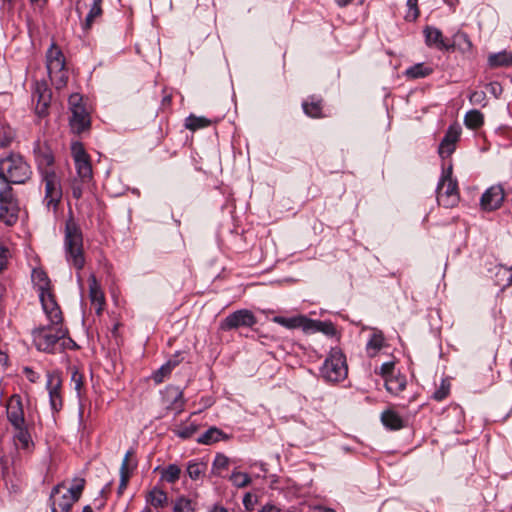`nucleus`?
I'll list each match as a JSON object with an SVG mask.
<instances>
[{
    "label": "nucleus",
    "mask_w": 512,
    "mask_h": 512,
    "mask_svg": "<svg viewBox=\"0 0 512 512\" xmlns=\"http://www.w3.org/2000/svg\"><path fill=\"white\" fill-rule=\"evenodd\" d=\"M33 153L45 186L43 203L49 210L56 211L62 198V189L53 169L54 156L50 147L39 140L34 142Z\"/></svg>",
    "instance_id": "f257e3e1"
},
{
    "label": "nucleus",
    "mask_w": 512,
    "mask_h": 512,
    "mask_svg": "<svg viewBox=\"0 0 512 512\" xmlns=\"http://www.w3.org/2000/svg\"><path fill=\"white\" fill-rule=\"evenodd\" d=\"M68 331L62 324L40 326L32 331L33 343L38 351L55 353L68 347V344L75 343L67 337Z\"/></svg>",
    "instance_id": "f03ea898"
},
{
    "label": "nucleus",
    "mask_w": 512,
    "mask_h": 512,
    "mask_svg": "<svg viewBox=\"0 0 512 512\" xmlns=\"http://www.w3.org/2000/svg\"><path fill=\"white\" fill-rule=\"evenodd\" d=\"M64 248L68 263L75 269L81 270L85 265L83 235L79 225L72 216L66 220Z\"/></svg>",
    "instance_id": "7ed1b4c3"
},
{
    "label": "nucleus",
    "mask_w": 512,
    "mask_h": 512,
    "mask_svg": "<svg viewBox=\"0 0 512 512\" xmlns=\"http://www.w3.org/2000/svg\"><path fill=\"white\" fill-rule=\"evenodd\" d=\"M84 485L82 478L75 479L70 487L64 483L56 485L50 494L52 512H70L72 505L81 497Z\"/></svg>",
    "instance_id": "20e7f679"
},
{
    "label": "nucleus",
    "mask_w": 512,
    "mask_h": 512,
    "mask_svg": "<svg viewBox=\"0 0 512 512\" xmlns=\"http://www.w3.org/2000/svg\"><path fill=\"white\" fill-rule=\"evenodd\" d=\"M0 173L13 184L25 183L32 174L29 164L17 153H9L0 158Z\"/></svg>",
    "instance_id": "39448f33"
},
{
    "label": "nucleus",
    "mask_w": 512,
    "mask_h": 512,
    "mask_svg": "<svg viewBox=\"0 0 512 512\" xmlns=\"http://www.w3.org/2000/svg\"><path fill=\"white\" fill-rule=\"evenodd\" d=\"M320 375L330 383H338L346 379L348 375V366L346 357L341 349L332 348L320 368Z\"/></svg>",
    "instance_id": "423d86ee"
},
{
    "label": "nucleus",
    "mask_w": 512,
    "mask_h": 512,
    "mask_svg": "<svg viewBox=\"0 0 512 512\" xmlns=\"http://www.w3.org/2000/svg\"><path fill=\"white\" fill-rule=\"evenodd\" d=\"M437 202L445 208L455 207L460 200L457 181L452 178V166L443 170L437 185Z\"/></svg>",
    "instance_id": "0eeeda50"
},
{
    "label": "nucleus",
    "mask_w": 512,
    "mask_h": 512,
    "mask_svg": "<svg viewBox=\"0 0 512 512\" xmlns=\"http://www.w3.org/2000/svg\"><path fill=\"white\" fill-rule=\"evenodd\" d=\"M68 102L71 112V129L74 133L81 134L90 128V114L83 104V98L80 94H71Z\"/></svg>",
    "instance_id": "6e6552de"
},
{
    "label": "nucleus",
    "mask_w": 512,
    "mask_h": 512,
    "mask_svg": "<svg viewBox=\"0 0 512 512\" xmlns=\"http://www.w3.org/2000/svg\"><path fill=\"white\" fill-rule=\"evenodd\" d=\"M257 323L256 316L248 309H240L227 315L220 323L223 331L251 328Z\"/></svg>",
    "instance_id": "1a4fd4ad"
},
{
    "label": "nucleus",
    "mask_w": 512,
    "mask_h": 512,
    "mask_svg": "<svg viewBox=\"0 0 512 512\" xmlns=\"http://www.w3.org/2000/svg\"><path fill=\"white\" fill-rule=\"evenodd\" d=\"M72 150L78 178H80L82 182H89L93 175L89 155L85 152L81 144H75Z\"/></svg>",
    "instance_id": "9d476101"
},
{
    "label": "nucleus",
    "mask_w": 512,
    "mask_h": 512,
    "mask_svg": "<svg viewBox=\"0 0 512 512\" xmlns=\"http://www.w3.org/2000/svg\"><path fill=\"white\" fill-rule=\"evenodd\" d=\"M505 198L504 189L501 185L489 187L481 196V208L485 211H494L501 207Z\"/></svg>",
    "instance_id": "9b49d317"
},
{
    "label": "nucleus",
    "mask_w": 512,
    "mask_h": 512,
    "mask_svg": "<svg viewBox=\"0 0 512 512\" xmlns=\"http://www.w3.org/2000/svg\"><path fill=\"white\" fill-rule=\"evenodd\" d=\"M7 419L13 428H20L25 425L24 410L21 397L17 394L12 395L6 404Z\"/></svg>",
    "instance_id": "f8f14e48"
},
{
    "label": "nucleus",
    "mask_w": 512,
    "mask_h": 512,
    "mask_svg": "<svg viewBox=\"0 0 512 512\" xmlns=\"http://www.w3.org/2000/svg\"><path fill=\"white\" fill-rule=\"evenodd\" d=\"M40 301L44 312L47 315L50 323L62 324V312L58 306L54 295L51 292H42L40 295Z\"/></svg>",
    "instance_id": "ddd939ff"
},
{
    "label": "nucleus",
    "mask_w": 512,
    "mask_h": 512,
    "mask_svg": "<svg viewBox=\"0 0 512 512\" xmlns=\"http://www.w3.org/2000/svg\"><path fill=\"white\" fill-rule=\"evenodd\" d=\"M32 98L33 101H36L35 112L37 115L45 116L51 100V94L47 86L37 83Z\"/></svg>",
    "instance_id": "4468645a"
},
{
    "label": "nucleus",
    "mask_w": 512,
    "mask_h": 512,
    "mask_svg": "<svg viewBox=\"0 0 512 512\" xmlns=\"http://www.w3.org/2000/svg\"><path fill=\"white\" fill-rule=\"evenodd\" d=\"M88 282L91 306L95 309L96 314L100 315L105 304L104 293L94 274L89 276Z\"/></svg>",
    "instance_id": "2eb2a0df"
},
{
    "label": "nucleus",
    "mask_w": 512,
    "mask_h": 512,
    "mask_svg": "<svg viewBox=\"0 0 512 512\" xmlns=\"http://www.w3.org/2000/svg\"><path fill=\"white\" fill-rule=\"evenodd\" d=\"M46 67L48 74L66 70L64 55L54 44H52L50 49L47 51Z\"/></svg>",
    "instance_id": "dca6fc26"
},
{
    "label": "nucleus",
    "mask_w": 512,
    "mask_h": 512,
    "mask_svg": "<svg viewBox=\"0 0 512 512\" xmlns=\"http://www.w3.org/2000/svg\"><path fill=\"white\" fill-rule=\"evenodd\" d=\"M461 129L458 126H450L439 146V154L444 156L451 155L455 150V144L460 137Z\"/></svg>",
    "instance_id": "f3484780"
},
{
    "label": "nucleus",
    "mask_w": 512,
    "mask_h": 512,
    "mask_svg": "<svg viewBox=\"0 0 512 512\" xmlns=\"http://www.w3.org/2000/svg\"><path fill=\"white\" fill-rule=\"evenodd\" d=\"M423 33L427 46L436 47L439 50H451V46H449V44L444 41L442 32L438 28L433 26H426L423 30Z\"/></svg>",
    "instance_id": "a211bd4d"
},
{
    "label": "nucleus",
    "mask_w": 512,
    "mask_h": 512,
    "mask_svg": "<svg viewBox=\"0 0 512 512\" xmlns=\"http://www.w3.org/2000/svg\"><path fill=\"white\" fill-rule=\"evenodd\" d=\"M60 386V378L57 375L48 374L47 387L49 390L50 405L54 411H59L62 407Z\"/></svg>",
    "instance_id": "6ab92c4d"
},
{
    "label": "nucleus",
    "mask_w": 512,
    "mask_h": 512,
    "mask_svg": "<svg viewBox=\"0 0 512 512\" xmlns=\"http://www.w3.org/2000/svg\"><path fill=\"white\" fill-rule=\"evenodd\" d=\"M19 208L14 198L0 202V220L7 226L14 225L18 220Z\"/></svg>",
    "instance_id": "aec40b11"
},
{
    "label": "nucleus",
    "mask_w": 512,
    "mask_h": 512,
    "mask_svg": "<svg viewBox=\"0 0 512 512\" xmlns=\"http://www.w3.org/2000/svg\"><path fill=\"white\" fill-rule=\"evenodd\" d=\"M15 433L13 435L14 445L18 450H23L25 452L32 451L34 447V442L31 438V435L25 425L20 426V428H14Z\"/></svg>",
    "instance_id": "412c9836"
},
{
    "label": "nucleus",
    "mask_w": 512,
    "mask_h": 512,
    "mask_svg": "<svg viewBox=\"0 0 512 512\" xmlns=\"http://www.w3.org/2000/svg\"><path fill=\"white\" fill-rule=\"evenodd\" d=\"M321 332L327 336H334L336 328L330 321H321L309 319L305 326V333Z\"/></svg>",
    "instance_id": "4be33fe9"
},
{
    "label": "nucleus",
    "mask_w": 512,
    "mask_h": 512,
    "mask_svg": "<svg viewBox=\"0 0 512 512\" xmlns=\"http://www.w3.org/2000/svg\"><path fill=\"white\" fill-rule=\"evenodd\" d=\"M273 322L288 328V329H295V328H302V330L305 332V326L307 325V322L309 318L299 315L294 316L290 318L282 317V316H275L273 319Z\"/></svg>",
    "instance_id": "5701e85b"
},
{
    "label": "nucleus",
    "mask_w": 512,
    "mask_h": 512,
    "mask_svg": "<svg viewBox=\"0 0 512 512\" xmlns=\"http://www.w3.org/2000/svg\"><path fill=\"white\" fill-rule=\"evenodd\" d=\"M302 107L304 110V113L312 118H321L324 117V114L322 113L323 105H322V99L311 96L309 99L304 101L302 103Z\"/></svg>",
    "instance_id": "b1692460"
},
{
    "label": "nucleus",
    "mask_w": 512,
    "mask_h": 512,
    "mask_svg": "<svg viewBox=\"0 0 512 512\" xmlns=\"http://www.w3.org/2000/svg\"><path fill=\"white\" fill-rule=\"evenodd\" d=\"M487 61L490 68L511 67L512 52L503 50L498 53H492L488 56Z\"/></svg>",
    "instance_id": "393cba45"
},
{
    "label": "nucleus",
    "mask_w": 512,
    "mask_h": 512,
    "mask_svg": "<svg viewBox=\"0 0 512 512\" xmlns=\"http://www.w3.org/2000/svg\"><path fill=\"white\" fill-rule=\"evenodd\" d=\"M451 50L458 49L462 53H470L472 51V42L467 33L458 31L453 36V43L449 44Z\"/></svg>",
    "instance_id": "a878e982"
},
{
    "label": "nucleus",
    "mask_w": 512,
    "mask_h": 512,
    "mask_svg": "<svg viewBox=\"0 0 512 512\" xmlns=\"http://www.w3.org/2000/svg\"><path fill=\"white\" fill-rule=\"evenodd\" d=\"M32 281L37 288L39 295L42 292H51V281L43 270L34 269L32 271Z\"/></svg>",
    "instance_id": "bb28decb"
},
{
    "label": "nucleus",
    "mask_w": 512,
    "mask_h": 512,
    "mask_svg": "<svg viewBox=\"0 0 512 512\" xmlns=\"http://www.w3.org/2000/svg\"><path fill=\"white\" fill-rule=\"evenodd\" d=\"M384 381L386 390L394 395L399 394L406 387V378L402 375H392L387 377Z\"/></svg>",
    "instance_id": "cd10ccee"
},
{
    "label": "nucleus",
    "mask_w": 512,
    "mask_h": 512,
    "mask_svg": "<svg viewBox=\"0 0 512 512\" xmlns=\"http://www.w3.org/2000/svg\"><path fill=\"white\" fill-rule=\"evenodd\" d=\"M225 434L219 428L213 426L204 432L198 439L197 442L203 445H211L225 438Z\"/></svg>",
    "instance_id": "c85d7f7f"
},
{
    "label": "nucleus",
    "mask_w": 512,
    "mask_h": 512,
    "mask_svg": "<svg viewBox=\"0 0 512 512\" xmlns=\"http://www.w3.org/2000/svg\"><path fill=\"white\" fill-rule=\"evenodd\" d=\"M382 423L391 430H399L403 427L402 418L393 411H384L381 415Z\"/></svg>",
    "instance_id": "c756f323"
},
{
    "label": "nucleus",
    "mask_w": 512,
    "mask_h": 512,
    "mask_svg": "<svg viewBox=\"0 0 512 512\" xmlns=\"http://www.w3.org/2000/svg\"><path fill=\"white\" fill-rule=\"evenodd\" d=\"M384 344V336L383 333L379 330H374L371 335L369 341L366 345L367 353L370 356H375L376 353L383 347Z\"/></svg>",
    "instance_id": "7c9ffc66"
},
{
    "label": "nucleus",
    "mask_w": 512,
    "mask_h": 512,
    "mask_svg": "<svg viewBox=\"0 0 512 512\" xmlns=\"http://www.w3.org/2000/svg\"><path fill=\"white\" fill-rule=\"evenodd\" d=\"M207 470V464L201 461H189L187 464V474L192 480H199Z\"/></svg>",
    "instance_id": "2f4dec72"
},
{
    "label": "nucleus",
    "mask_w": 512,
    "mask_h": 512,
    "mask_svg": "<svg viewBox=\"0 0 512 512\" xmlns=\"http://www.w3.org/2000/svg\"><path fill=\"white\" fill-rule=\"evenodd\" d=\"M484 123L483 114L476 109H472L465 114L464 124L470 129H478Z\"/></svg>",
    "instance_id": "473e14b6"
},
{
    "label": "nucleus",
    "mask_w": 512,
    "mask_h": 512,
    "mask_svg": "<svg viewBox=\"0 0 512 512\" xmlns=\"http://www.w3.org/2000/svg\"><path fill=\"white\" fill-rule=\"evenodd\" d=\"M433 72V69L429 66H426L424 63H417L411 67H409L405 71V75L411 79L424 78L430 75Z\"/></svg>",
    "instance_id": "72a5a7b5"
},
{
    "label": "nucleus",
    "mask_w": 512,
    "mask_h": 512,
    "mask_svg": "<svg viewBox=\"0 0 512 512\" xmlns=\"http://www.w3.org/2000/svg\"><path fill=\"white\" fill-rule=\"evenodd\" d=\"M103 0H94L93 4L85 18V21L83 23V29L88 30L92 26L94 20L101 16L102 14V4Z\"/></svg>",
    "instance_id": "f704fd0d"
},
{
    "label": "nucleus",
    "mask_w": 512,
    "mask_h": 512,
    "mask_svg": "<svg viewBox=\"0 0 512 512\" xmlns=\"http://www.w3.org/2000/svg\"><path fill=\"white\" fill-rule=\"evenodd\" d=\"M167 499V494L163 490L153 488L149 493L148 501L155 508H160L167 503Z\"/></svg>",
    "instance_id": "c9c22d12"
},
{
    "label": "nucleus",
    "mask_w": 512,
    "mask_h": 512,
    "mask_svg": "<svg viewBox=\"0 0 512 512\" xmlns=\"http://www.w3.org/2000/svg\"><path fill=\"white\" fill-rule=\"evenodd\" d=\"M167 393L173 399L172 403L167 406V408L174 410L177 413L182 411L184 405L182 391L177 388H172L169 389Z\"/></svg>",
    "instance_id": "e433bc0d"
},
{
    "label": "nucleus",
    "mask_w": 512,
    "mask_h": 512,
    "mask_svg": "<svg viewBox=\"0 0 512 512\" xmlns=\"http://www.w3.org/2000/svg\"><path fill=\"white\" fill-rule=\"evenodd\" d=\"M172 512H195V507L190 499L181 496L175 500Z\"/></svg>",
    "instance_id": "4c0bfd02"
},
{
    "label": "nucleus",
    "mask_w": 512,
    "mask_h": 512,
    "mask_svg": "<svg viewBox=\"0 0 512 512\" xmlns=\"http://www.w3.org/2000/svg\"><path fill=\"white\" fill-rule=\"evenodd\" d=\"M181 474V469L176 464L168 465L162 472V479L168 483H175Z\"/></svg>",
    "instance_id": "58836bf2"
},
{
    "label": "nucleus",
    "mask_w": 512,
    "mask_h": 512,
    "mask_svg": "<svg viewBox=\"0 0 512 512\" xmlns=\"http://www.w3.org/2000/svg\"><path fill=\"white\" fill-rule=\"evenodd\" d=\"M11 184L13 183L0 173V202L14 198Z\"/></svg>",
    "instance_id": "ea45409f"
},
{
    "label": "nucleus",
    "mask_w": 512,
    "mask_h": 512,
    "mask_svg": "<svg viewBox=\"0 0 512 512\" xmlns=\"http://www.w3.org/2000/svg\"><path fill=\"white\" fill-rule=\"evenodd\" d=\"M210 123V120H208L205 117H197L194 115H190L186 119V128L195 131L197 129L209 126Z\"/></svg>",
    "instance_id": "a19ab883"
},
{
    "label": "nucleus",
    "mask_w": 512,
    "mask_h": 512,
    "mask_svg": "<svg viewBox=\"0 0 512 512\" xmlns=\"http://www.w3.org/2000/svg\"><path fill=\"white\" fill-rule=\"evenodd\" d=\"M134 455V451L128 450L122 460L120 467V474L126 472L131 475L132 471L137 467V462L132 460V456Z\"/></svg>",
    "instance_id": "79ce46f5"
},
{
    "label": "nucleus",
    "mask_w": 512,
    "mask_h": 512,
    "mask_svg": "<svg viewBox=\"0 0 512 512\" xmlns=\"http://www.w3.org/2000/svg\"><path fill=\"white\" fill-rule=\"evenodd\" d=\"M48 75L51 83L56 89H61L66 86L68 81V74L66 70L59 71L58 73H50Z\"/></svg>",
    "instance_id": "37998d69"
},
{
    "label": "nucleus",
    "mask_w": 512,
    "mask_h": 512,
    "mask_svg": "<svg viewBox=\"0 0 512 512\" xmlns=\"http://www.w3.org/2000/svg\"><path fill=\"white\" fill-rule=\"evenodd\" d=\"M15 137L14 130L9 126H0V147H7Z\"/></svg>",
    "instance_id": "c03bdc74"
},
{
    "label": "nucleus",
    "mask_w": 512,
    "mask_h": 512,
    "mask_svg": "<svg viewBox=\"0 0 512 512\" xmlns=\"http://www.w3.org/2000/svg\"><path fill=\"white\" fill-rule=\"evenodd\" d=\"M198 430V425L195 423H190L184 426H181L175 430V434L182 438L188 439L192 437Z\"/></svg>",
    "instance_id": "a18cd8bd"
},
{
    "label": "nucleus",
    "mask_w": 512,
    "mask_h": 512,
    "mask_svg": "<svg viewBox=\"0 0 512 512\" xmlns=\"http://www.w3.org/2000/svg\"><path fill=\"white\" fill-rule=\"evenodd\" d=\"M230 480L233 483V485H235L238 488L246 487L251 481L247 473L238 471L232 473V475L230 476Z\"/></svg>",
    "instance_id": "49530a36"
},
{
    "label": "nucleus",
    "mask_w": 512,
    "mask_h": 512,
    "mask_svg": "<svg viewBox=\"0 0 512 512\" xmlns=\"http://www.w3.org/2000/svg\"><path fill=\"white\" fill-rule=\"evenodd\" d=\"M11 258V252L7 246L0 242V272L7 268L8 260Z\"/></svg>",
    "instance_id": "de8ad7c7"
},
{
    "label": "nucleus",
    "mask_w": 512,
    "mask_h": 512,
    "mask_svg": "<svg viewBox=\"0 0 512 512\" xmlns=\"http://www.w3.org/2000/svg\"><path fill=\"white\" fill-rule=\"evenodd\" d=\"M407 6L409 11L405 18L409 21L416 20L419 16L418 0H407Z\"/></svg>",
    "instance_id": "09e8293b"
},
{
    "label": "nucleus",
    "mask_w": 512,
    "mask_h": 512,
    "mask_svg": "<svg viewBox=\"0 0 512 512\" xmlns=\"http://www.w3.org/2000/svg\"><path fill=\"white\" fill-rule=\"evenodd\" d=\"M486 94L484 91H473L469 95V101L472 105H481L484 107L486 105Z\"/></svg>",
    "instance_id": "8fccbe9b"
},
{
    "label": "nucleus",
    "mask_w": 512,
    "mask_h": 512,
    "mask_svg": "<svg viewBox=\"0 0 512 512\" xmlns=\"http://www.w3.org/2000/svg\"><path fill=\"white\" fill-rule=\"evenodd\" d=\"M86 182H82L81 179H73L71 182V191L74 198L79 199L83 194V184Z\"/></svg>",
    "instance_id": "3c124183"
},
{
    "label": "nucleus",
    "mask_w": 512,
    "mask_h": 512,
    "mask_svg": "<svg viewBox=\"0 0 512 512\" xmlns=\"http://www.w3.org/2000/svg\"><path fill=\"white\" fill-rule=\"evenodd\" d=\"M171 372V360H169L166 364L162 365L159 370L154 375V380L156 382H161L163 378Z\"/></svg>",
    "instance_id": "603ef678"
},
{
    "label": "nucleus",
    "mask_w": 512,
    "mask_h": 512,
    "mask_svg": "<svg viewBox=\"0 0 512 512\" xmlns=\"http://www.w3.org/2000/svg\"><path fill=\"white\" fill-rule=\"evenodd\" d=\"M229 465V459L223 454H217L214 461L213 467L218 470L226 469Z\"/></svg>",
    "instance_id": "864d4df0"
},
{
    "label": "nucleus",
    "mask_w": 512,
    "mask_h": 512,
    "mask_svg": "<svg viewBox=\"0 0 512 512\" xmlns=\"http://www.w3.org/2000/svg\"><path fill=\"white\" fill-rule=\"evenodd\" d=\"M71 382L74 384V389L76 390L78 396L80 395V391L83 386V376L77 370L72 372Z\"/></svg>",
    "instance_id": "5fc2aeb1"
},
{
    "label": "nucleus",
    "mask_w": 512,
    "mask_h": 512,
    "mask_svg": "<svg viewBox=\"0 0 512 512\" xmlns=\"http://www.w3.org/2000/svg\"><path fill=\"white\" fill-rule=\"evenodd\" d=\"M394 367H395V364L392 361L385 362L381 365L379 373L383 377L384 380L387 379V377L394 375L393 374Z\"/></svg>",
    "instance_id": "6e6d98bb"
},
{
    "label": "nucleus",
    "mask_w": 512,
    "mask_h": 512,
    "mask_svg": "<svg viewBox=\"0 0 512 512\" xmlns=\"http://www.w3.org/2000/svg\"><path fill=\"white\" fill-rule=\"evenodd\" d=\"M130 476L131 475L127 474L126 472L120 474V482H119V486H118V495H122L123 491L127 488Z\"/></svg>",
    "instance_id": "4d7b16f0"
},
{
    "label": "nucleus",
    "mask_w": 512,
    "mask_h": 512,
    "mask_svg": "<svg viewBox=\"0 0 512 512\" xmlns=\"http://www.w3.org/2000/svg\"><path fill=\"white\" fill-rule=\"evenodd\" d=\"M488 90L491 94L498 97L502 93V86L498 82H492L488 85Z\"/></svg>",
    "instance_id": "13d9d810"
},
{
    "label": "nucleus",
    "mask_w": 512,
    "mask_h": 512,
    "mask_svg": "<svg viewBox=\"0 0 512 512\" xmlns=\"http://www.w3.org/2000/svg\"><path fill=\"white\" fill-rule=\"evenodd\" d=\"M448 395V389L442 386L440 389L435 391L434 393V399L441 401Z\"/></svg>",
    "instance_id": "bf43d9fd"
},
{
    "label": "nucleus",
    "mask_w": 512,
    "mask_h": 512,
    "mask_svg": "<svg viewBox=\"0 0 512 512\" xmlns=\"http://www.w3.org/2000/svg\"><path fill=\"white\" fill-rule=\"evenodd\" d=\"M259 512H280V509L271 503L264 505Z\"/></svg>",
    "instance_id": "052dcab7"
},
{
    "label": "nucleus",
    "mask_w": 512,
    "mask_h": 512,
    "mask_svg": "<svg viewBox=\"0 0 512 512\" xmlns=\"http://www.w3.org/2000/svg\"><path fill=\"white\" fill-rule=\"evenodd\" d=\"M8 364V355L0 350V368H5Z\"/></svg>",
    "instance_id": "680f3d73"
},
{
    "label": "nucleus",
    "mask_w": 512,
    "mask_h": 512,
    "mask_svg": "<svg viewBox=\"0 0 512 512\" xmlns=\"http://www.w3.org/2000/svg\"><path fill=\"white\" fill-rule=\"evenodd\" d=\"M210 512H228V510L222 506H214Z\"/></svg>",
    "instance_id": "e2e57ef3"
},
{
    "label": "nucleus",
    "mask_w": 512,
    "mask_h": 512,
    "mask_svg": "<svg viewBox=\"0 0 512 512\" xmlns=\"http://www.w3.org/2000/svg\"><path fill=\"white\" fill-rule=\"evenodd\" d=\"M24 371H25V373H26L27 377H28L31 381H34V379L32 378V376L34 375L33 370H32V369H30V368H28V367H26V368L24 369Z\"/></svg>",
    "instance_id": "0e129e2a"
},
{
    "label": "nucleus",
    "mask_w": 512,
    "mask_h": 512,
    "mask_svg": "<svg viewBox=\"0 0 512 512\" xmlns=\"http://www.w3.org/2000/svg\"><path fill=\"white\" fill-rule=\"evenodd\" d=\"M448 6H450L451 8H455L456 5L458 4V0H443Z\"/></svg>",
    "instance_id": "69168bd1"
},
{
    "label": "nucleus",
    "mask_w": 512,
    "mask_h": 512,
    "mask_svg": "<svg viewBox=\"0 0 512 512\" xmlns=\"http://www.w3.org/2000/svg\"><path fill=\"white\" fill-rule=\"evenodd\" d=\"M243 503H244V505H245V507H246L247 509H251V508L249 507V504H250V495H249V494L245 495V497H244V499H243Z\"/></svg>",
    "instance_id": "338daca9"
},
{
    "label": "nucleus",
    "mask_w": 512,
    "mask_h": 512,
    "mask_svg": "<svg viewBox=\"0 0 512 512\" xmlns=\"http://www.w3.org/2000/svg\"><path fill=\"white\" fill-rule=\"evenodd\" d=\"M315 512H336V511L331 508L320 507V508L316 509Z\"/></svg>",
    "instance_id": "774afa93"
}]
</instances>
